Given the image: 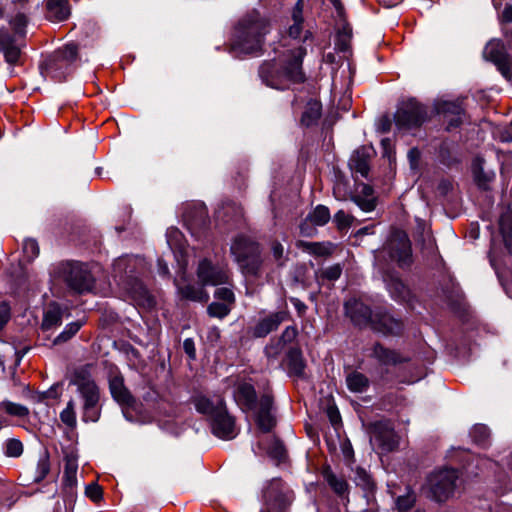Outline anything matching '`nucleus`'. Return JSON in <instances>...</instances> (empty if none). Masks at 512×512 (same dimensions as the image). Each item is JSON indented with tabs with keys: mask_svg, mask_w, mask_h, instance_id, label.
<instances>
[{
	"mask_svg": "<svg viewBox=\"0 0 512 512\" xmlns=\"http://www.w3.org/2000/svg\"><path fill=\"white\" fill-rule=\"evenodd\" d=\"M306 48L295 46L281 55L278 63L276 60L266 61L259 68V77L262 82L274 89L284 90L291 83H302L305 74L302 69Z\"/></svg>",
	"mask_w": 512,
	"mask_h": 512,
	"instance_id": "f257e3e1",
	"label": "nucleus"
},
{
	"mask_svg": "<svg viewBox=\"0 0 512 512\" xmlns=\"http://www.w3.org/2000/svg\"><path fill=\"white\" fill-rule=\"evenodd\" d=\"M269 32V22L252 11L237 23L230 44V52L235 57L258 55L262 51L264 36Z\"/></svg>",
	"mask_w": 512,
	"mask_h": 512,
	"instance_id": "f03ea898",
	"label": "nucleus"
},
{
	"mask_svg": "<svg viewBox=\"0 0 512 512\" xmlns=\"http://www.w3.org/2000/svg\"><path fill=\"white\" fill-rule=\"evenodd\" d=\"M345 311L355 325L370 327L383 335H399L403 330V323L400 320L381 308L372 311L359 299L348 300L345 303Z\"/></svg>",
	"mask_w": 512,
	"mask_h": 512,
	"instance_id": "7ed1b4c3",
	"label": "nucleus"
},
{
	"mask_svg": "<svg viewBox=\"0 0 512 512\" xmlns=\"http://www.w3.org/2000/svg\"><path fill=\"white\" fill-rule=\"evenodd\" d=\"M234 399L242 411L255 412V421L261 431L267 433L274 428L276 418L273 414V396L270 393H264L257 401L253 385L240 382L235 388Z\"/></svg>",
	"mask_w": 512,
	"mask_h": 512,
	"instance_id": "20e7f679",
	"label": "nucleus"
},
{
	"mask_svg": "<svg viewBox=\"0 0 512 512\" xmlns=\"http://www.w3.org/2000/svg\"><path fill=\"white\" fill-rule=\"evenodd\" d=\"M143 260L137 256L118 258L113 264L114 277L118 285L126 292L135 304L142 307H152L154 300L143 283L134 276Z\"/></svg>",
	"mask_w": 512,
	"mask_h": 512,
	"instance_id": "39448f33",
	"label": "nucleus"
},
{
	"mask_svg": "<svg viewBox=\"0 0 512 512\" xmlns=\"http://www.w3.org/2000/svg\"><path fill=\"white\" fill-rule=\"evenodd\" d=\"M92 365H84L74 369L70 384L76 386L82 401V420L97 422L101 415L100 389L92 375Z\"/></svg>",
	"mask_w": 512,
	"mask_h": 512,
	"instance_id": "423d86ee",
	"label": "nucleus"
},
{
	"mask_svg": "<svg viewBox=\"0 0 512 512\" xmlns=\"http://www.w3.org/2000/svg\"><path fill=\"white\" fill-rule=\"evenodd\" d=\"M54 277L78 294L91 291L94 284V279L87 267L75 261L59 263L54 270Z\"/></svg>",
	"mask_w": 512,
	"mask_h": 512,
	"instance_id": "0eeeda50",
	"label": "nucleus"
},
{
	"mask_svg": "<svg viewBox=\"0 0 512 512\" xmlns=\"http://www.w3.org/2000/svg\"><path fill=\"white\" fill-rule=\"evenodd\" d=\"M77 56V45L69 43L45 59L41 65L42 73L58 82H62L72 72Z\"/></svg>",
	"mask_w": 512,
	"mask_h": 512,
	"instance_id": "6e6552de",
	"label": "nucleus"
},
{
	"mask_svg": "<svg viewBox=\"0 0 512 512\" xmlns=\"http://www.w3.org/2000/svg\"><path fill=\"white\" fill-rule=\"evenodd\" d=\"M14 33L10 34L6 29H0V51L4 53L7 63L14 65L18 63L21 55V39L26 35L27 17L22 14H16L9 21Z\"/></svg>",
	"mask_w": 512,
	"mask_h": 512,
	"instance_id": "1a4fd4ad",
	"label": "nucleus"
},
{
	"mask_svg": "<svg viewBox=\"0 0 512 512\" xmlns=\"http://www.w3.org/2000/svg\"><path fill=\"white\" fill-rule=\"evenodd\" d=\"M231 254L243 273L256 275L262 265L259 244L246 236H238L231 245Z\"/></svg>",
	"mask_w": 512,
	"mask_h": 512,
	"instance_id": "9d476101",
	"label": "nucleus"
},
{
	"mask_svg": "<svg viewBox=\"0 0 512 512\" xmlns=\"http://www.w3.org/2000/svg\"><path fill=\"white\" fill-rule=\"evenodd\" d=\"M459 472L445 468L431 473L426 480L425 489L437 502L446 501L454 492Z\"/></svg>",
	"mask_w": 512,
	"mask_h": 512,
	"instance_id": "9b49d317",
	"label": "nucleus"
},
{
	"mask_svg": "<svg viewBox=\"0 0 512 512\" xmlns=\"http://www.w3.org/2000/svg\"><path fill=\"white\" fill-rule=\"evenodd\" d=\"M384 250L390 259L401 268L409 267L413 262L410 239L402 230L392 231Z\"/></svg>",
	"mask_w": 512,
	"mask_h": 512,
	"instance_id": "f8f14e48",
	"label": "nucleus"
},
{
	"mask_svg": "<svg viewBox=\"0 0 512 512\" xmlns=\"http://www.w3.org/2000/svg\"><path fill=\"white\" fill-rule=\"evenodd\" d=\"M425 107L411 99L404 102L396 111L394 120L399 130H412L420 127L426 120Z\"/></svg>",
	"mask_w": 512,
	"mask_h": 512,
	"instance_id": "ddd939ff",
	"label": "nucleus"
},
{
	"mask_svg": "<svg viewBox=\"0 0 512 512\" xmlns=\"http://www.w3.org/2000/svg\"><path fill=\"white\" fill-rule=\"evenodd\" d=\"M483 57L492 62L505 79L512 81V56L507 53L501 40H490L483 50Z\"/></svg>",
	"mask_w": 512,
	"mask_h": 512,
	"instance_id": "4468645a",
	"label": "nucleus"
},
{
	"mask_svg": "<svg viewBox=\"0 0 512 512\" xmlns=\"http://www.w3.org/2000/svg\"><path fill=\"white\" fill-rule=\"evenodd\" d=\"M196 275L202 286H218L229 282L230 275L227 267L220 263H213L204 258L199 261Z\"/></svg>",
	"mask_w": 512,
	"mask_h": 512,
	"instance_id": "2eb2a0df",
	"label": "nucleus"
},
{
	"mask_svg": "<svg viewBox=\"0 0 512 512\" xmlns=\"http://www.w3.org/2000/svg\"><path fill=\"white\" fill-rule=\"evenodd\" d=\"M371 442H373L381 452H391L398 446L396 433L386 422H377L373 425Z\"/></svg>",
	"mask_w": 512,
	"mask_h": 512,
	"instance_id": "dca6fc26",
	"label": "nucleus"
},
{
	"mask_svg": "<svg viewBox=\"0 0 512 512\" xmlns=\"http://www.w3.org/2000/svg\"><path fill=\"white\" fill-rule=\"evenodd\" d=\"M264 512H284L288 500L283 492V482L279 479L272 480L264 491Z\"/></svg>",
	"mask_w": 512,
	"mask_h": 512,
	"instance_id": "f3484780",
	"label": "nucleus"
},
{
	"mask_svg": "<svg viewBox=\"0 0 512 512\" xmlns=\"http://www.w3.org/2000/svg\"><path fill=\"white\" fill-rule=\"evenodd\" d=\"M212 432L221 439H233L236 435L234 418L227 412L226 404L220 406L211 420Z\"/></svg>",
	"mask_w": 512,
	"mask_h": 512,
	"instance_id": "a211bd4d",
	"label": "nucleus"
},
{
	"mask_svg": "<svg viewBox=\"0 0 512 512\" xmlns=\"http://www.w3.org/2000/svg\"><path fill=\"white\" fill-rule=\"evenodd\" d=\"M289 317L288 311L282 310L269 314L262 318L254 327V336L265 337L272 331H275L279 325Z\"/></svg>",
	"mask_w": 512,
	"mask_h": 512,
	"instance_id": "6ab92c4d",
	"label": "nucleus"
},
{
	"mask_svg": "<svg viewBox=\"0 0 512 512\" xmlns=\"http://www.w3.org/2000/svg\"><path fill=\"white\" fill-rule=\"evenodd\" d=\"M437 112L443 114L448 125L447 129L458 127L462 122L463 108L456 101H442L436 106Z\"/></svg>",
	"mask_w": 512,
	"mask_h": 512,
	"instance_id": "aec40b11",
	"label": "nucleus"
},
{
	"mask_svg": "<svg viewBox=\"0 0 512 512\" xmlns=\"http://www.w3.org/2000/svg\"><path fill=\"white\" fill-rule=\"evenodd\" d=\"M352 200L365 212L373 211L376 207L374 190L365 183L356 184L355 195Z\"/></svg>",
	"mask_w": 512,
	"mask_h": 512,
	"instance_id": "412c9836",
	"label": "nucleus"
},
{
	"mask_svg": "<svg viewBox=\"0 0 512 512\" xmlns=\"http://www.w3.org/2000/svg\"><path fill=\"white\" fill-rule=\"evenodd\" d=\"M178 294L182 299L194 301V302H207L209 299L208 293L205 291L202 284H186L182 285L178 280H175Z\"/></svg>",
	"mask_w": 512,
	"mask_h": 512,
	"instance_id": "4be33fe9",
	"label": "nucleus"
},
{
	"mask_svg": "<svg viewBox=\"0 0 512 512\" xmlns=\"http://www.w3.org/2000/svg\"><path fill=\"white\" fill-rule=\"evenodd\" d=\"M109 389L115 401L121 405H130L133 397L124 385V379L121 375L111 376L109 379Z\"/></svg>",
	"mask_w": 512,
	"mask_h": 512,
	"instance_id": "5701e85b",
	"label": "nucleus"
},
{
	"mask_svg": "<svg viewBox=\"0 0 512 512\" xmlns=\"http://www.w3.org/2000/svg\"><path fill=\"white\" fill-rule=\"evenodd\" d=\"M353 173L366 178L370 170V155L366 148L362 147L354 151L349 161Z\"/></svg>",
	"mask_w": 512,
	"mask_h": 512,
	"instance_id": "b1692460",
	"label": "nucleus"
},
{
	"mask_svg": "<svg viewBox=\"0 0 512 512\" xmlns=\"http://www.w3.org/2000/svg\"><path fill=\"white\" fill-rule=\"evenodd\" d=\"M372 357H374L381 365L385 366H395L407 361V359L397 351L385 348L379 343L374 345Z\"/></svg>",
	"mask_w": 512,
	"mask_h": 512,
	"instance_id": "393cba45",
	"label": "nucleus"
},
{
	"mask_svg": "<svg viewBox=\"0 0 512 512\" xmlns=\"http://www.w3.org/2000/svg\"><path fill=\"white\" fill-rule=\"evenodd\" d=\"M46 18L53 22L66 20L70 15L68 0H46Z\"/></svg>",
	"mask_w": 512,
	"mask_h": 512,
	"instance_id": "a878e982",
	"label": "nucleus"
},
{
	"mask_svg": "<svg viewBox=\"0 0 512 512\" xmlns=\"http://www.w3.org/2000/svg\"><path fill=\"white\" fill-rule=\"evenodd\" d=\"M294 23L289 27V36L293 39H301L303 42L312 38V33L308 30L303 32L302 4L299 1L293 11Z\"/></svg>",
	"mask_w": 512,
	"mask_h": 512,
	"instance_id": "bb28decb",
	"label": "nucleus"
},
{
	"mask_svg": "<svg viewBox=\"0 0 512 512\" xmlns=\"http://www.w3.org/2000/svg\"><path fill=\"white\" fill-rule=\"evenodd\" d=\"M322 475L335 494L340 497L348 494L349 484L344 476L335 474L329 467L323 470Z\"/></svg>",
	"mask_w": 512,
	"mask_h": 512,
	"instance_id": "cd10ccee",
	"label": "nucleus"
},
{
	"mask_svg": "<svg viewBox=\"0 0 512 512\" xmlns=\"http://www.w3.org/2000/svg\"><path fill=\"white\" fill-rule=\"evenodd\" d=\"M62 323V309L56 303H51L44 311L41 328L44 331H50Z\"/></svg>",
	"mask_w": 512,
	"mask_h": 512,
	"instance_id": "c85d7f7f",
	"label": "nucleus"
},
{
	"mask_svg": "<svg viewBox=\"0 0 512 512\" xmlns=\"http://www.w3.org/2000/svg\"><path fill=\"white\" fill-rule=\"evenodd\" d=\"M192 402L195 406L197 412L207 415L211 418H214L216 411L220 406H224L225 402L223 399L219 398L216 403L212 402L209 398L203 395H197L193 397Z\"/></svg>",
	"mask_w": 512,
	"mask_h": 512,
	"instance_id": "c756f323",
	"label": "nucleus"
},
{
	"mask_svg": "<svg viewBox=\"0 0 512 512\" xmlns=\"http://www.w3.org/2000/svg\"><path fill=\"white\" fill-rule=\"evenodd\" d=\"M321 116V104L316 100H311L305 106L301 117V124L309 127L317 123Z\"/></svg>",
	"mask_w": 512,
	"mask_h": 512,
	"instance_id": "7c9ffc66",
	"label": "nucleus"
},
{
	"mask_svg": "<svg viewBox=\"0 0 512 512\" xmlns=\"http://www.w3.org/2000/svg\"><path fill=\"white\" fill-rule=\"evenodd\" d=\"M346 384L350 391L362 393L367 390L369 379L358 371H352L346 377Z\"/></svg>",
	"mask_w": 512,
	"mask_h": 512,
	"instance_id": "2f4dec72",
	"label": "nucleus"
},
{
	"mask_svg": "<svg viewBox=\"0 0 512 512\" xmlns=\"http://www.w3.org/2000/svg\"><path fill=\"white\" fill-rule=\"evenodd\" d=\"M77 460L73 455L65 457L63 483L66 487L72 488L77 482Z\"/></svg>",
	"mask_w": 512,
	"mask_h": 512,
	"instance_id": "473e14b6",
	"label": "nucleus"
},
{
	"mask_svg": "<svg viewBox=\"0 0 512 512\" xmlns=\"http://www.w3.org/2000/svg\"><path fill=\"white\" fill-rule=\"evenodd\" d=\"M166 237L171 250L183 256L185 253V245L182 232L178 228L171 227L167 230Z\"/></svg>",
	"mask_w": 512,
	"mask_h": 512,
	"instance_id": "72a5a7b5",
	"label": "nucleus"
},
{
	"mask_svg": "<svg viewBox=\"0 0 512 512\" xmlns=\"http://www.w3.org/2000/svg\"><path fill=\"white\" fill-rule=\"evenodd\" d=\"M482 163V159L476 158L473 162L472 170L477 185L481 188H486L488 183L493 180L494 174L492 172H485Z\"/></svg>",
	"mask_w": 512,
	"mask_h": 512,
	"instance_id": "f704fd0d",
	"label": "nucleus"
},
{
	"mask_svg": "<svg viewBox=\"0 0 512 512\" xmlns=\"http://www.w3.org/2000/svg\"><path fill=\"white\" fill-rule=\"evenodd\" d=\"M354 482L366 493H371L375 489V483L371 475L364 468L358 467L356 469Z\"/></svg>",
	"mask_w": 512,
	"mask_h": 512,
	"instance_id": "c9c22d12",
	"label": "nucleus"
},
{
	"mask_svg": "<svg viewBox=\"0 0 512 512\" xmlns=\"http://www.w3.org/2000/svg\"><path fill=\"white\" fill-rule=\"evenodd\" d=\"M330 217L329 209L324 205H318L311 213H309L307 218L312 224L316 226H323L329 222Z\"/></svg>",
	"mask_w": 512,
	"mask_h": 512,
	"instance_id": "e433bc0d",
	"label": "nucleus"
},
{
	"mask_svg": "<svg viewBox=\"0 0 512 512\" xmlns=\"http://www.w3.org/2000/svg\"><path fill=\"white\" fill-rule=\"evenodd\" d=\"M60 420L63 424H65L67 427L71 429L76 427L77 420L74 400L71 399L67 403L66 408L61 411Z\"/></svg>",
	"mask_w": 512,
	"mask_h": 512,
	"instance_id": "4c0bfd02",
	"label": "nucleus"
},
{
	"mask_svg": "<svg viewBox=\"0 0 512 512\" xmlns=\"http://www.w3.org/2000/svg\"><path fill=\"white\" fill-rule=\"evenodd\" d=\"M1 407L7 414L11 416L24 418L29 414V409L26 406L11 401L2 402Z\"/></svg>",
	"mask_w": 512,
	"mask_h": 512,
	"instance_id": "58836bf2",
	"label": "nucleus"
},
{
	"mask_svg": "<svg viewBox=\"0 0 512 512\" xmlns=\"http://www.w3.org/2000/svg\"><path fill=\"white\" fill-rule=\"evenodd\" d=\"M50 472V459L47 452L43 453L37 462L35 481L41 482Z\"/></svg>",
	"mask_w": 512,
	"mask_h": 512,
	"instance_id": "ea45409f",
	"label": "nucleus"
},
{
	"mask_svg": "<svg viewBox=\"0 0 512 512\" xmlns=\"http://www.w3.org/2000/svg\"><path fill=\"white\" fill-rule=\"evenodd\" d=\"M352 37V29L348 25L344 26L337 33L336 47L341 52H346L349 49L350 39Z\"/></svg>",
	"mask_w": 512,
	"mask_h": 512,
	"instance_id": "a19ab883",
	"label": "nucleus"
},
{
	"mask_svg": "<svg viewBox=\"0 0 512 512\" xmlns=\"http://www.w3.org/2000/svg\"><path fill=\"white\" fill-rule=\"evenodd\" d=\"M82 325L83 323L81 321L69 323L64 331L55 338L54 343L59 344L68 341L80 330Z\"/></svg>",
	"mask_w": 512,
	"mask_h": 512,
	"instance_id": "79ce46f5",
	"label": "nucleus"
},
{
	"mask_svg": "<svg viewBox=\"0 0 512 512\" xmlns=\"http://www.w3.org/2000/svg\"><path fill=\"white\" fill-rule=\"evenodd\" d=\"M416 501L415 493L407 488V491L404 495L397 497L396 499V507L399 511L404 512L412 508Z\"/></svg>",
	"mask_w": 512,
	"mask_h": 512,
	"instance_id": "37998d69",
	"label": "nucleus"
},
{
	"mask_svg": "<svg viewBox=\"0 0 512 512\" xmlns=\"http://www.w3.org/2000/svg\"><path fill=\"white\" fill-rule=\"evenodd\" d=\"M470 435L476 444L485 446L489 438V429L485 425H475L472 428Z\"/></svg>",
	"mask_w": 512,
	"mask_h": 512,
	"instance_id": "c03bdc74",
	"label": "nucleus"
},
{
	"mask_svg": "<svg viewBox=\"0 0 512 512\" xmlns=\"http://www.w3.org/2000/svg\"><path fill=\"white\" fill-rule=\"evenodd\" d=\"M24 261L31 262L39 255V246L36 240L26 239L23 243Z\"/></svg>",
	"mask_w": 512,
	"mask_h": 512,
	"instance_id": "a18cd8bd",
	"label": "nucleus"
},
{
	"mask_svg": "<svg viewBox=\"0 0 512 512\" xmlns=\"http://www.w3.org/2000/svg\"><path fill=\"white\" fill-rule=\"evenodd\" d=\"M289 369L295 375H301L304 371V364L301 354L298 351H291L288 355Z\"/></svg>",
	"mask_w": 512,
	"mask_h": 512,
	"instance_id": "49530a36",
	"label": "nucleus"
},
{
	"mask_svg": "<svg viewBox=\"0 0 512 512\" xmlns=\"http://www.w3.org/2000/svg\"><path fill=\"white\" fill-rule=\"evenodd\" d=\"M230 311L231 306L221 302H212L207 308V312L211 317H216L220 319L226 317L230 313Z\"/></svg>",
	"mask_w": 512,
	"mask_h": 512,
	"instance_id": "de8ad7c7",
	"label": "nucleus"
},
{
	"mask_svg": "<svg viewBox=\"0 0 512 512\" xmlns=\"http://www.w3.org/2000/svg\"><path fill=\"white\" fill-rule=\"evenodd\" d=\"M23 453V444L20 440L11 438L5 443V455L8 457H20Z\"/></svg>",
	"mask_w": 512,
	"mask_h": 512,
	"instance_id": "09e8293b",
	"label": "nucleus"
},
{
	"mask_svg": "<svg viewBox=\"0 0 512 512\" xmlns=\"http://www.w3.org/2000/svg\"><path fill=\"white\" fill-rule=\"evenodd\" d=\"M297 246L303 251H306L316 256H322L326 254V248L322 244L317 242L299 241Z\"/></svg>",
	"mask_w": 512,
	"mask_h": 512,
	"instance_id": "8fccbe9b",
	"label": "nucleus"
},
{
	"mask_svg": "<svg viewBox=\"0 0 512 512\" xmlns=\"http://www.w3.org/2000/svg\"><path fill=\"white\" fill-rule=\"evenodd\" d=\"M353 220L354 217L343 210H339L334 215V222L340 230L348 229L352 225Z\"/></svg>",
	"mask_w": 512,
	"mask_h": 512,
	"instance_id": "3c124183",
	"label": "nucleus"
},
{
	"mask_svg": "<svg viewBox=\"0 0 512 512\" xmlns=\"http://www.w3.org/2000/svg\"><path fill=\"white\" fill-rule=\"evenodd\" d=\"M342 273V269L340 265L336 264L330 267H327L320 271V278L327 279L329 281H335L337 280Z\"/></svg>",
	"mask_w": 512,
	"mask_h": 512,
	"instance_id": "603ef678",
	"label": "nucleus"
},
{
	"mask_svg": "<svg viewBox=\"0 0 512 512\" xmlns=\"http://www.w3.org/2000/svg\"><path fill=\"white\" fill-rule=\"evenodd\" d=\"M214 296L215 298L223 301V303L228 304L229 306H231L235 301L234 293L232 292L231 289L226 287L218 288L215 291Z\"/></svg>",
	"mask_w": 512,
	"mask_h": 512,
	"instance_id": "864d4df0",
	"label": "nucleus"
},
{
	"mask_svg": "<svg viewBox=\"0 0 512 512\" xmlns=\"http://www.w3.org/2000/svg\"><path fill=\"white\" fill-rule=\"evenodd\" d=\"M271 251L274 259L280 264L284 263V247L279 241H273L271 244Z\"/></svg>",
	"mask_w": 512,
	"mask_h": 512,
	"instance_id": "5fc2aeb1",
	"label": "nucleus"
},
{
	"mask_svg": "<svg viewBox=\"0 0 512 512\" xmlns=\"http://www.w3.org/2000/svg\"><path fill=\"white\" fill-rule=\"evenodd\" d=\"M86 495L94 502L102 498V489L97 484H90L86 488Z\"/></svg>",
	"mask_w": 512,
	"mask_h": 512,
	"instance_id": "6e6d98bb",
	"label": "nucleus"
},
{
	"mask_svg": "<svg viewBox=\"0 0 512 512\" xmlns=\"http://www.w3.org/2000/svg\"><path fill=\"white\" fill-rule=\"evenodd\" d=\"M499 226L504 233L512 230V212H506L501 215Z\"/></svg>",
	"mask_w": 512,
	"mask_h": 512,
	"instance_id": "4d7b16f0",
	"label": "nucleus"
},
{
	"mask_svg": "<svg viewBox=\"0 0 512 512\" xmlns=\"http://www.w3.org/2000/svg\"><path fill=\"white\" fill-rule=\"evenodd\" d=\"M346 185L342 182H337L335 185H334V188H333V194L335 196L336 199L338 200H346L348 198V191L345 187Z\"/></svg>",
	"mask_w": 512,
	"mask_h": 512,
	"instance_id": "13d9d810",
	"label": "nucleus"
},
{
	"mask_svg": "<svg viewBox=\"0 0 512 512\" xmlns=\"http://www.w3.org/2000/svg\"><path fill=\"white\" fill-rule=\"evenodd\" d=\"M10 317V307L6 302H0V328H2Z\"/></svg>",
	"mask_w": 512,
	"mask_h": 512,
	"instance_id": "bf43d9fd",
	"label": "nucleus"
},
{
	"mask_svg": "<svg viewBox=\"0 0 512 512\" xmlns=\"http://www.w3.org/2000/svg\"><path fill=\"white\" fill-rule=\"evenodd\" d=\"M290 302L292 303L300 317L305 315L308 308L304 302L295 297L290 298Z\"/></svg>",
	"mask_w": 512,
	"mask_h": 512,
	"instance_id": "052dcab7",
	"label": "nucleus"
},
{
	"mask_svg": "<svg viewBox=\"0 0 512 512\" xmlns=\"http://www.w3.org/2000/svg\"><path fill=\"white\" fill-rule=\"evenodd\" d=\"M421 157V153L417 148H412L408 152V159L410 161V165L413 169L418 166L419 160Z\"/></svg>",
	"mask_w": 512,
	"mask_h": 512,
	"instance_id": "680f3d73",
	"label": "nucleus"
},
{
	"mask_svg": "<svg viewBox=\"0 0 512 512\" xmlns=\"http://www.w3.org/2000/svg\"><path fill=\"white\" fill-rule=\"evenodd\" d=\"M328 416H329L330 422L334 426L337 425L341 420L340 414H339L338 410L335 408H329Z\"/></svg>",
	"mask_w": 512,
	"mask_h": 512,
	"instance_id": "e2e57ef3",
	"label": "nucleus"
},
{
	"mask_svg": "<svg viewBox=\"0 0 512 512\" xmlns=\"http://www.w3.org/2000/svg\"><path fill=\"white\" fill-rule=\"evenodd\" d=\"M501 21L504 23H512V5H507L501 15Z\"/></svg>",
	"mask_w": 512,
	"mask_h": 512,
	"instance_id": "0e129e2a",
	"label": "nucleus"
},
{
	"mask_svg": "<svg viewBox=\"0 0 512 512\" xmlns=\"http://www.w3.org/2000/svg\"><path fill=\"white\" fill-rule=\"evenodd\" d=\"M184 350L185 352L191 357V358H194L195 357V347H194V343L191 339H186L184 341Z\"/></svg>",
	"mask_w": 512,
	"mask_h": 512,
	"instance_id": "69168bd1",
	"label": "nucleus"
},
{
	"mask_svg": "<svg viewBox=\"0 0 512 512\" xmlns=\"http://www.w3.org/2000/svg\"><path fill=\"white\" fill-rule=\"evenodd\" d=\"M158 270L162 276L169 275L168 265L163 259H158Z\"/></svg>",
	"mask_w": 512,
	"mask_h": 512,
	"instance_id": "338daca9",
	"label": "nucleus"
},
{
	"mask_svg": "<svg viewBox=\"0 0 512 512\" xmlns=\"http://www.w3.org/2000/svg\"><path fill=\"white\" fill-rule=\"evenodd\" d=\"M296 333H297V331H296V329H295V328H293V327H287V328L285 329V331L283 332L282 337H283L284 339H288V340H290V339H292V338H294V337L296 336Z\"/></svg>",
	"mask_w": 512,
	"mask_h": 512,
	"instance_id": "774afa93",
	"label": "nucleus"
}]
</instances>
